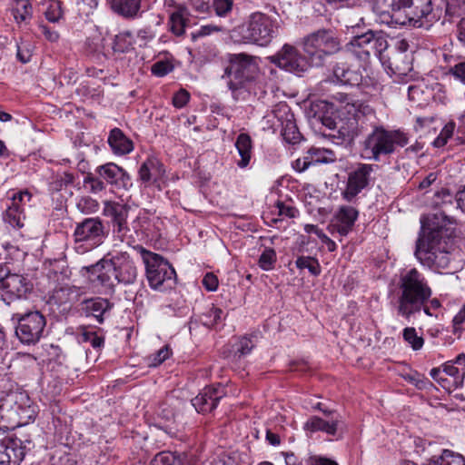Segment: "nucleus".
I'll use <instances>...</instances> for the list:
<instances>
[{"instance_id":"nucleus-1","label":"nucleus","mask_w":465,"mask_h":465,"mask_svg":"<svg viewBox=\"0 0 465 465\" xmlns=\"http://www.w3.org/2000/svg\"><path fill=\"white\" fill-rule=\"evenodd\" d=\"M433 203L440 207L439 213L431 226L422 228L416 242L415 257L423 265L434 272L449 268L451 261V252L454 248L456 219L451 214L458 210V204L447 189H441L434 194Z\"/></svg>"},{"instance_id":"nucleus-2","label":"nucleus","mask_w":465,"mask_h":465,"mask_svg":"<svg viewBox=\"0 0 465 465\" xmlns=\"http://www.w3.org/2000/svg\"><path fill=\"white\" fill-rule=\"evenodd\" d=\"M440 2L442 0H374L372 9L381 24L421 27L422 19L431 24L441 18Z\"/></svg>"},{"instance_id":"nucleus-3","label":"nucleus","mask_w":465,"mask_h":465,"mask_svg":"<svg viewBox=\"0 0 465 465\" xmlns=\"http://www.w3.org/2000/svg\"><path fill=\"white\" fill-rule=\"evenodd\" d=\"M89 274V281L111 292L116 284H134L138 277V268L127 252L112 250L98 262L83 268Z\"/></svg>"},{"instance_id":"nucleus-4","label":"nucleus","mask_w":465,"mask_h":465,"mask_svg":"<svg viewBox=\"0 0 465 465\" xmlns=\"http://www.w3.org/2000/svg\"><path fill=\"white\" fill-rule=\"evenodd\" d=\"M397 294V312L406 320L423 311L432 316L428 302L432 295V290L425 276L416 268L401 273Z\"/></svg>"},{"instance_id":"nucleus-5","label":"nucleus","mask_w":465,"mask_h":465,"mask_svg":"<svg viewBox=\"0 0 465 465\" xmlns=\"http://www.w3.org/2000/svg\"><path fill=\"white\" fill-rule=\"evenodd\" d=\"M409 143L407 134L401 130H388L382 125H371L361 143V156L369 161L379 162L381 157L395 153L397 147H403Z\"/></svg>"},{"instance_id":"nucleus-6","label":"nucleus","mask_w":465,"mask_h":465,"mask_svg":"<svg viewBox=\"0 0 465 465\" xmlns=\"http://www.w3.org/2000/svg\"><path fill=\"white\" fill-rule=\"evenodd\" d=\"M332 98L340 104L342 114L351 115L344 125L340 127V131L343 130L342 134L351 138L361 134L367 128L368 118L374 117V110L369 104L344 93H337Z\"/></svg>"},{"instance_id":"nucleus-7","label":"nucleus","mask_w":465,"mask_h":465,"mask_svg":"<svg viewBox=\"0 0 465 465\" xmlns=\"http://www.w3.org/2000/svg\"><path fill=\"white\" fill-rule=\"evenodd\" d=\"M302 48L315 66H322L325 58L341 50V41L331 29L316 30L302 39Z\"/></svg>"},{"instance_id":"nucleus-8","label":"nucleus","mask_w":465,"mask_h":465,"mask_svg":"<svg viewBox=\"0 0 465 465\" xmlns=\"http://www.w3.org/2000/svg\"><path fill=\"white\" fill-rule=\"evenodd\" d=\"M259 71L257 58L255 56L241 53L229 56V64L224 70L223 78L228 79L227 85L232 92L244 86L252 81Z\"/></svg>"},{"instance_id":"nucleus-9","label":"nucleus","mask_w":465,"mask_h":465,"mask_svg":"<svg viewBox=\"0 0 465 465\" xmlns=\"http://www.w3.org/2000/svg\"><path fill=\"white\" fill-rule=\"evenodd\" d=\"M278 27L275 18L262 12H255L241 27V35L245 42L266 46L275 37Z\"/></svg>"},{"instance_id":"nucleus-10","label":"nucleus","mask_w":465,"mask_h":465,"mask_svg":"<svg viewBox=\"0 0 465 465\" xmlns=\"http://www.w3.org/2000/svg\"><path fill=\"white\" fill-rule=\"evenodd\" d=\"M143 262L145 265V274L149 286L154 290H161L167 283L171 287L174 283L176 272L173 266L161 255L137 246Z\"/></svg>"},{"instance_id":"nucleus-11","label":"nucleus","mask_w":465,"mask_h":465,"mask_svg":"<svg viewBox=\"0 0 465 465\" xmlns=\"http://www.w3.org/2000/svg\"><path fill=\"white\" fill-rule=\"evenodd\" d=\"M386 34L368 30L366 33L353 36L348 45L349 50L360 60L369 61L371 57L382 59V53L388 48Z\"/></svg>"},{"instance_id":"nucleus-12","label":"nucleus","mask_w":465,"mask_h":465,"mask_svg":"<svg viewBox=\"0 0 465 465\" xmlns=\"http://www.w3.org/2000/svg\"><path fill=\"white\" fill-rule=\"evenodd\" d=\"M106 235L104 223L100 218H85L76 224L74 231L75 251L83 254L98 247Z\"/></svg>"},{"instance_id":"nucleus-13","label":"nucleus","mask_w":465,"mask_h":465,"mask_svg":"<svg viewBox=\"0 0 465 465\" xmlns=\"http://www.w3.org/2000/svg\"><path fill=\"white\" fill-rule=\"evenodd\" d=\"M12 320L16 322L15 335L22 343L32 345L40 341L46 320L39 311L17 312L13 315Z\"/></svg>"},{"instance_id":"nucleus-14","label":"nucleus","mask_w":465,"mask_h":465,"mask_svg":"<svg viewBox=\"0 0 465 465\" xmlns=\"http://www.w3.org/2000/svg\"><path fill=\"white\" fill-rule=\"evenodd\" d=\"M32 290L33 284L26 277L11 273L5 266L0 265V295L5 303L25 298Z\"/></svg>"},{"instance_id":"nucleus-15","label":"nucleus","mask_w":465,"mask_h":465,"mask_svg":"<svg viewBox=\"0 0 465 465\" xmlns=\"http://www.w3.org/2000/svg\"><path fill=\"white\" fill-rule=\"evenodd\" d=\"M272 62L287 72L301 74L306 72L312 64L292 45H284L282 48L272 57Z\"/></svg>"},{"instance_id":"nucleus-16","label":"nucleus","mask_w":465,"mask_h":465,"mask_svg":"<svg viewBox=\"0 0 465 465\" xmlns=\"http://www.w3.org/2000/svg\"><path fill=\"white\" fill-rule=\"evenodd\" d=\"M82 294L80 287L69 284L58 285L51 292L48 303L56 306L60 312L67 313Z\"/></svg>"},{"instance_id":"nucleus-17","label":"nucleus","mask_w":465,"mask_h":465,"mask_svg":"<svg viewBox=\"0 0 465 465\" xmlns=\"http://www.w3.org/2000/svg\"><path fill=\"white\" fill-rule=\"evenodd\" d=\"M30 447L20 439H4L0 441V465H19Z\"/></svg>"},{"instance_id":"nucleus-18","label":"nucleus","mask_w":465,"mask_h":465,"mask_svg":"<svg viewBox=\"0 0 465 465\" xmlns=\"http://www.w3.org/2000/svg\"><path fill=\"white\" fill-rule=\"evenodd\" d=\"M372 170L371 164L361 163L349 174L347 187L343 193L344 199L351 201L368 186Z\"/></svg>"},{"instance_id":"nucleus-19","label":"nucleus","mask_w":465,"mask_h":465,"mask_svg":"<svg viewBox=\"0 0 465 465\" xmlns=\"http://www.w3.org/2000/svg\"><path fill=\"white\" fill-rule=\"evenodd\" d=\"M225 395L223 386L205 387L192 400V404L198 412L206 413L213 411Z\"/></svg>"},{"instance_id":"nucleus-20","label":"nucleus","mask_w":465,"mask_h":465,"mask_svg":"<svg viewBox=\"0 0 465 465\" xmlns=\"http://www.w3.org/2000/svg\"><path fill=\"white\" fill-rule=\"evenodd\" d=\"M95 173L107 183L116 188H128L131 185L130 175L114 163H107L96 168Z\"/></svg>"},{"instance_id":"nucleus-21","label":"nucleus","mask_w":465,"mask_h":465,"mask_svg":"<svg viewBox=\"0 0 465 465\" xmlns=\"http://www.w3.org/2000/svg\"><path fill=\"white\" fill-rule=\"evenodd\" d=\"M31 193L27 191L14 193L12 196V204L8 206L3 214V219L5 223L9 224L14 229H21L25 225V216L24 211L20 206V203L26 197L29 201Z\"/></svg>"},{"instance_id":"nucleus-22","label":"nucleus","mask_w":465,"mask_h":465,"mask_svg":"<svg viewBox=\"0 0 465 465\" xmlns=\"http://www.w3.org/2000/svg\"><path fill=\"white\" fill-rule=\"evenodd\" d=\"M130 208L125 204L108 203L104 207V214L112 219L114 232L124 237L129 231L127 218Z\"/></svg>"},{"instance_id":"nucleus-23","label":"nucleus","mask_w":465,"mask_h":465,"mask_svg":"<svg viewBox=\"0 0 465 465\" xmlns=\"http://www.w3.org/2000/svg\"><path fill=\"white\" fill-rule=\"evenodd\" d=\"M81 305L85 314L94 317L100 324L104 322L105 315L114 307V304L109 300L101 297L85 299L82 302Z\"/></svg>"},{"instance_id":"nucleus-24","label":"nucleus","mask_w":465,"mask_h":465,"mask_svg":"<svg viewBox=\"0 0 465 465\" xmlns=\"http://www.w3.org/2000/svg\"><path fill=\"white\" fill-rule=\"evenodd\" d=\"M358 211L351 206H341L335 215L336 223L332 227L341 236L347 235L354 225Z\"/></svg>"},{"instance_id":"nucleus-25","label":"nucleus","mask_w":465,"mask_h":465,"mask_svg":"<svg viewBox=\"0 0 465 465\" xmlns=\"http://www.w3.org/2000/svg\"><path fill=\"white\" fill-rule=\"evenodd\" d=\"M340 422L339 415L332 417L330 420H325L318 416H312L304 423L303 429L311 433L322 431L328 435L334 436Z\"/></svg>"},{"instance_id":"nucleus-26","label":"nucleus","mask_w":465,"mask_h":465,"mask_svg":"<svg viewBox=\"0 0 465 465\" xmlns=\"http://www.w3.org/2000/svg\"><path fill=\"white\" fill-rule=\"evenodd\" d=\"M445 375L452 379L454 388L461 387L465 380V354L459 355L454 361L442 365Z\"/></svg>"},{"instance_id":"nucleus-27","label":"nucleus","mask_w":465,"mask_h":465,"mask_svg":"<svg viewBox=\"0 0 465 465\" xmlns=\"http://www.w3.org/2000/svg\"><path fill=\"white\" fill-rule=\"evenodd\" d=\"M108 143L114 153L118 155L127 154L134 149L133 142L117 127L111 130Z\"/></svg>"},{"instance_id":"nucleus-28","label":"nucleus","mask_w":465,"mask_h":465,"mask_svg":"<svg viewBox=\"0 0 465 465\" xmlns=\"http://www.w3.org/2000/svg\"><path fill=\"white\" fill-rule=\"evenodd\" d=\"M111 7L114 13L124 18L133 19L138 15L141 0H112Z\"/></svg>"},{"instance_id":"nucleus-29","label":"nucleus","mask_w":465,"mask_h":465,"mask_svg":"<svg viewBox=\"0 0 465 465\" xmlns=\"http://www.w3.org/2000/svg\"><path fill=\"white\" fill-rule=\"evenodd\" d=\"M235 147L241 156V160L237 162V165L240 168H245L249 164L252 158V145L250 135L245 133L240 134L237 136Z\"/></svg>"},{"instance_id":"nucleus-30","label":"nucleus","mask_w":465,"mask_h":465,"mask_svg":"<svg viewBox=\"0 0 465 465\" xmlns=\"http://www.w3.org/2000/svg\"><path fill=\"white\" fill-rule=\"evenodd\" d=\"M189 13L186 8L179 7L169 18L170 30L175 35L181 36L185 32Z\"/></svg>"},{"instance_id":"nucleus-31","label":"nucleus","mask_w":465,"mask_h":465,"mask_svg":"<svg viewBox=\"0 0 465 465\" xmlns=\"http://www.w3.org/2000/svg\"><path fill=\"white\" fill-rule=\"evenodd\" d=\"M12 15L17 23L25 22L33 15V7L28 0H16L11 8Z\"/></svg>"},{"instance_id":"nucleus-32","label":"nucleus","mask_w":465,"mask_h":465,"mask_svg":"<svg viewBox=\"0 0 465 465\" xmlns=\"http://www.w3.org/2000/svg\"><path fill=\"white\" fill-rule=\"evenodd\" d=\"M282 135L285 142L291 144L298 143L302 139V134L295 122L292 119H287L282 126Z\"/></svg>"},{"instance_id":"nucleus-33","label":"nucleus","mask_w":465,"mask_h":465,"mask_svg":"<svg viewBox=\"0 0 465 465\" xmlns=\"http://www.w3.org/2000/svg\"><path fill=\"white\" fill-rule=\"evenodd\" d=\"M151 465H183L180 456L171 451H162L154 456Z\"/></svg>"},{"instance_id":"nucleus-34","label":"nucleus","mask_w":465,"mask_h":465,"mask_svg":"<svg viewBox=\"0 0 465 465\" xmlns=\"http://www.w3.org/2000/svg\"><path fill=\"white\" fill-rule=\"evenodd\" d=\"M296 266L301 269H308L313 276L321 273V266L317 259L311 256H299L295 262Z\"/></svg>"},{"instance_id":"nucleus-35","label":"nucleus","mask_w":465,"mask_h":465,"mask_svg":"<svg viewBox=\"0 0 465 465\" xmlns=\"http://www.w3.org/2000/svg\"><path fill=\"white\" fill-rule=\"evenodd\" d=\"M402 336L404 341L409 343L414 351L421 349L424 344V339L418 335L416 329L413 327H406L403 330Z\"/></svg>"},{"instance_id":"nucleus-36","label":"nucleus","mask_w":465,"mask_h":465,"mask_svg":"<svg viewBox=\"0 0 465 465\" xmlns=\"http://www.w3.org/2000/svg\"><path fill=\"white\" fill-rule=\"evenodd\" d=\"M223 315V312L222 309L212 306L203 315L202 322L203 325L209 328H213L222 322Z\"/></svg>"},{"instance_id":"nucleus-37","label":"nucleus","mask_w":465,"mask_h":465,"mask_svg":"<svg viewBox=\"0 0 465 465\" xmlns=\"http://www.w3.org/2000/svg\"><path fill=\"white\" fill-rule=\"evenodd\" d=\"M402 54H398L390 61V69L393 74L401 76L407 75V73L411 71V66L408 63H404Z\"/></svg>"},{"instance_id":"nucleus-38","label":"nucleus","mask_w":465,"mask_h":465,"mask_svg":"<svg viewBox=\"0 0 465 465\" xmlns=\"http://www.w3.org/2000/svg\"><path fill=\"white\" fill-rule=\"evenodd\" d=\"M455 130V123L449 122L442 128L438 137L434 140L433 145L440 148L447 144L448 141L452 138Z\"/></svg>"},{"instance_id":"nucleus-39","label":"nucleus","mask_w":465,"mask_h":465,"mask_svg":"<svg viewBox=\"0 0 465 465\" xmlns=\"http://www.w3.org/2000/svg\"><path fill=\"white\" fill-rule=\"evenodd\" d=\"M441 465H465V458L458 452L445 449L441 452Z\"/></svg>"},{"instance_id":"nucleus-40","label":"nucleus","mask_w":465,"mask_h":465,"mask_svg":"<svg viewBox=\"0 0 465 465\" xmlns=\"http://www.w3.org/2000/svg\"><path fill=\"white\" fill-rule=\"evenodd\" d=\"M276 262V252L272 248H266L261 254L258 263L265 271L272 269Z\"/></svg>"},{"instance_id":"nucleus-41","label":"nucleus","mask_w":465,"mask_h":465,"mask_svg":"<svg viewBox=\"0 0 465 465\" xmlns=\"http://www.w3.org/2000/svg\"><path fill=\"white\" fill-rule=\"evenodd\" d=\"M76 207L83 213H93L98 210L99 203L90 196H84L79 199Z\"/></svg>"},{"instance_id":"nucleus-42","label":"nucleus","mask_w":465,"mask_h":465,"mask_svg":"<svg viewBox=\"0 0 465 465\" xmlns=\"http://www.w3.org/2000/svg\"><path fill=\"white\" fill-rule=\"evenodd\" d=\"M84 184L89 186L91 193H98L105 189L104 183L100 176H94L93 173H87L84 179Z\"/></svg>"},{"instance_id":"nucleus-43","label":"nucleus","mask_w":465,"mask_h":465,"mask_svg":"<svg viewBox=\"0 0 465 465\" xmlns=\"http://www.w3.org/2000/svg\"><path fill=\"white\" fill-rule=\"evenodd\" d=\"M157 163L155 159H148L141 165L139 175L143 182L148 183L152 180L153 171L156 169Z\"/></svg>"},{"instance_id":"nucleus-44","label":"nucleus","mask_w":465,"mask_h":465,"mask_svg":"<svg viewBox=\"0 0 465 465\" xmlns=\"http://www.w3.org/2000/svg\"><path fill=\"white\" fill-rule=\"evenodd\" d=\"M332 154L331 151L320 149V148H311L307 152V156H309V161L311 164L320 163H327L328 159L326 154Z\"/></svg>"},{"instance_id":"nucleus-45","label":"nucleus","mask_w":465,"mask_h":465,"mask_svg":"<svg viewBox=\"0 0 465 465\" xmlns=\"http://www.w3.org/2000/svg\"><path fill=\"white\" fill-rule=\"evenodd\" d=\"M58 272L62 276V279L69 277L70 272L67 266H65V262L54 261L53 263H51V268L48 272V277L55 278L58 274Z\"/></svg>"},{"instance_id":"nucleus-46","label":"nucleus","mask_w":465,"mask_h":465,"mask_svg":"<svg viewBox=\"0 0 465 465\" xmlns=\"http://www.w3.org/2000/svg\"><path fill=\"white\" fill-rule=\"evenodd\" d=\"M45 18L52 23H56L62 17L60 2H51L45 12Z\"/></svg>"},{"instance_id":"nucleus-47","label":"nucleus","mask_w":465,"mask_h":465,"mask_svg":"<svg viewBox=\"0 0 465 465\" xmlns=\"http://www.w3.org/2000/svg\"><path fill=\"white\" fill-rule=\"evenodd\" d=\"M173 64L168 61H158L152 65V74L158 77H163L172 72Z\"/></svg>"},{"instance_id":"nucleus-48","label":"nucleus","mask_w":465,"mask_h":465,"mask_svg":"<svg viewBox=\"0 0 465 465\" xmlns=\"http://www.w3.org/2000/svg\"><path fill=\"white\" fill-rule=\"evenodd\" d=\"M233 0H213V6L218 16H225L232 9Z\"/></svg>"},{"instance_id":"nucleus-49","label":"nucleus","mask_w":465,"mask_h":465,"mask_svg":"<svg viewBox=\"0 0 465 465\" xmlns=\"http://www.w3.org/2000/svg\"><path fill=\"white\" fill-rule=\"evenodd\" d=\"M81 337L83 341L90 342L94 349L102 348L104 342V338L94 331H84Z\"/></svg>"},{"instance_id":"nucleus-50","label":"nucleus","mask_w":465,"mask_h":465,"mask_svg":"<svg viewBox=\"0 0 465 465\" xmlns=\"http://www.w3.org/2000/svg\"><path fill=\"white\" fill-rule=\"evenodd\" d=\"M223 30H224L223 27L220 26V25H203L197 32L192 34V38L193 40H195L199 37H203V36L209 35L213 33L223 32Z\"/></svg>"},{"instance_id":"nucleus-51","label":"nucleus","mask_w":465,"mask_h":465,"mask_svg":"<svg viewBox=\"0 0 465 465\" xmlns=\"http://www.w3.org/2000/svg\"><path fill=\"white\" fill-rule=\"evenodd\" d=\"M362 83V75L360 72L351 70L350 67L344 75L343 84L358 86Z\"/></svg>"},{"instance_id":"nucleus-52","label":"nucleus","mask_w":465,"mask_h":465,"mask_svg":"<svg viewBox=\"0 0 465 465\" xmlns=\"http://www.w3.org/2000/svg\"><path fill=\"white\" fill-rule=\"evenodd\" d=\"M253 347L254 344L252 343L251 339L247 337H242L237 344L235 355H239V357L246 355L251 352Z\"/></svg>"},{"instance_id":"nucleus-53","label":"nucleus","mask_w":465,"mask_h":465,"mask_svg":"<svg viewBox=\"0 0 465 465\" xmlns=\"http://www.w3.org/2000/svg\"><path fill=\"white\" fill-rule=\"evenodd\" d=\"M17 54L16 56L22 63L25 64L30 61L31 58V49L30 45L25 44L24 42L17 44Z\"/></svg>"},{"instance_id":"nucleus-54","label":"nucleus","mask_w":465,"mask_h":465,"mask_svg":"<svg viewBox=\"0 0 465 465\" xmlns=\"http://www.w3.org/2000/svg\"><path fill=\"white\" fill-rule=\"evenodd\" d=\"M439 5L443 9H444V18H443V24L446 23V22H453V18L455 16H458V15H456V7H453L452 5L448 2V3H445L444 0H442V2H440L439 3ZM443 14V12L441 13V15Z\"/></svg>"},{"instance_id":"nucleus-55","label":"nucleus","mask_w":465,"mask_h":465,"mask_svg":"<svg viewBox=\"0 0 465 465\" xmlns=\"http://www.w3.org/2000/svg\"><path fill=\"white\" fill-rule=\"evenodd\" d=\"M189 98V93L184 89H181L173 95V104L176 108H182L188 103Z\"/></svg>"},{"instance_id":"nucleus-56","label":"nucleus","mask_w":465,"mask_h":465,"mask_svg":"<svg viewBox=\"0 0 465 465\" xmlns=\"http://www.w3.org/2000/svg\"><path fill=\"white\" fill-rule=\"evenodd\" d=\"M203 285L207 291L213 292L218 287V279L213 273L208 272L203 279Z\"/></svg>"},{"instance_id":"nucleus-57","label":"nucleus","mask_w":465,"mask_h":465,"mask_svg":"<svg viewBox=\"0 0 465 465\" xmlns=\"http://www.w3.org/2000/svg\"><path fill=\"white\" fill-rule=\"evenodd\" d=\"M349 69V65L346 63H337L333 67V75L338 82L343 84L344 75Z\"/></svg>"},{"instance_id":"nucleus-58","label":"nucleus","mask_w":465,"mask_h":465,"mask_svg":"<svg viewBox=\"0 0 465 465\" xmlns=\"http://www.w3.org/2000/svg\"><path fill=\"white\" fill-rule=\"evenodd\" d=\"M170 356V351L168 347H163L154 355L151 362V365L157 366L163 362Z\"/></svg>"},{"instance_id":"nucleus-59","label":"nucleus","mask_w":465,"mask_h":465,"mask_svg":"<svg viewBox=\"0 0 465 465\" xmlns=\"http://www.w3.org/2000/svg\"><path fill=\"white\" fill-rule=\"evenodd\" d=\"M276 207L279 212V215H285L290 218L296 216L297 210L292 206L285 205L282 202H277Z\"/></svg>"},{"instance_id":"nucleus-60","label":"nucleus","mask_w":465,"mask_h":465,"mask_svg":"<svg viewBox=\"0 0 465 465\" xmlns=\"http://www.w3.org/2000/svg\"><path fill=\"white\" fill-rule=\"evenodd\" d=\"M39 30L50 42H56L59 39V34L56 31L52 30L46 25L40 24Z\"/></svg>"},{"instance_id":"nucleus-61","label":"nucleus","mask_w":465,"mask_h":465,"mask_svg":"<svg viewBox=\"0 0 465 465\" xmlns=\"http://www.w3.org/2000/svg\"><path fill=\"white\" fill-rule=\"evenodd\" d=\"M430 374L436 381L440 383L442 387H446V383H450L448 378L444 376L445 373L443 372V369L433 368L430 370Z\"/></svg>"},{"instance_id":"nucleus-62","label":"nucleus","mask_w":465,"mask_h":465,"mask_svg":"<svg viewBox=\"0 0 465 465\" xmlns=\"http://www.w3.org/2000/svg\"><path fill=\"white\" fill-rule=\"evenodd\" d=\"M308 465H338V463L328 458L313 456L308 460Z\"/></svg>"},{"instance_id":"nucleus-63","label":"nucleus","mask_w":465,"mask_h":465,"mask_svg":"<svg viewBox=\"0 0 465 465\" xmlns=\"http://www.w3.org/2000/svg\"><path fill=\"white\" fill-rule=\"evenodd\" d=\"M455 202L458 204V209L465 213V186L456 193Z\"/></svg>"},{"instance_id":"nucleus-64","label":"nucleus","mask_w":465,"mask_h":465,"mask_svg":"<svg viewBox=\"0 0 465 465\" xmlns=\"http://www.w3.org/2000/svg\"><path fill=\"white\" fill-rule=\"evenodd\" d=\"M452 73L455 77L465 83V62L456 64L452 69Z\"/></svg>"}]
</instances>
